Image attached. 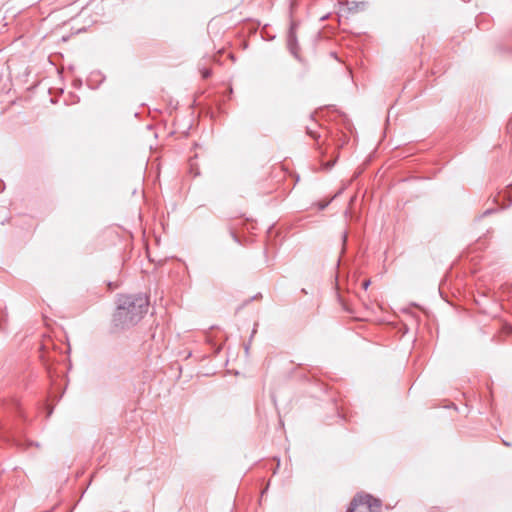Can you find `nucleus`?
Masks as SVG:
<instances>
[{
    "label": "nucleus",
    "instance_id": "nucleus-3",
    "mask_svg": "<svg viewBox=\"0 0 512 512\" xmlns=\"http://www.w3.org/2000/svg\"><path fill=\"white\" fill-rule=\"evenodd\" d=\"M365 505L370 512H374V509L381 507V502L378 499L373 498L369 494L358 495L353 499V506Z\"/></svg>",
    "mask_w": 512,
    "mask_h": 512
},
{
    "label": "nucleus",
    "instance_id": "nucleus-2",
    "mask_svg": "<svg viewBox=\"0 0 512 512\" xmlns=\"http://www.w3.org/2000/svg\"><path fill=\"white\" fill-rule=\"evenodd\" d=\"M299 24L296 21H291L287 33V48L295 58H299V45L297 40V29Z\"/></svg>",
    "mask_w": 512,
    "mask_h": 512
},
{
    "label": "nucleus",
    "instance_id": "nucleus-1",
    "mask_svg": "<svg viewBox=\"0 0 512 512\" xmlns=\"http://www.w3.org/2000/svg\"><path fill=\"white\" fill-rule=\"evenodd\" d=\"M148 306V297L143 294L120 295L113 315V325L119 329L136 325L147 313Z\"/></svg>",
    "mask_w": 512,
    "mask_h": 512
},
{
    "label": "nucleus",
    "instance_id": "nucleus-10",
    "mask_svg": "<svg viewBox=\"0 0 512 512\" xmlns=\"http://www.w3.org/2000/svg\"><path fill=\"white\" fill-rule=\"evenodd\" d=\"M327 205H328L327 203H326V204H321V207H320V208H321V209H324Z\"/></svg>",
    "mask_w": 512,
    "mask_h": 512
},
{
    "label": "nucleus",
    "instance_id": "nucleus-11",
    "mask_svg": "<svg viewBox=\"0 0 512 512\" xmlns=\"http://www.w3.org/2000/svg\"><path fill=\"white\" fill-rule=\"evenodd\" d=\"M2 185V182H0V186Z\"/></svg>",
    "mask_w": 512,
    "mask_h": 512
},
{
    "label": "nucleus",
    "instance_id": "nucleus-6",
    "mask_svg": "<svg viewBox=\"0 0 512 512\" xmlns=\"http://www.w3.org/2000/svg\"><path fill=\"white\" fill-rule=\"evenodd\" d=\"M370 285V280H365L363 283H362V286L364 289H367Z\"/></svg>",
    "mask_w": 512,
    "mask_h": 512
},
{
    "label": "nucleus",
    "instance_id": "nucleus-9",
    "mask_svg": "<svg viewBox=\"0 0 512 512\" xmlns=\"http://www.w3.org/2000/svg\"><path fill=\"white\" fill-rule=\"evenodd\" d=\"M490 213H491V210H490V209H488V210H486V211L484 212V215H488V214H490Z\"/></svg>",
    "mask_w": 512,
    "mask_h": 512
},
{
    "label": "nucleus",
    "instance_id": "nucleus-7",
    "mask_svg": "<svg viewBox=\"0 0 512 512\" xmlns=\"http://www.w3.org/2000/svg\"><path fill=\"white\" fill-rule=\"evenodd\" d=\"M0 318H1V321H6V314L0 310Z\"/></svg>",
    "mask_w": 512,
    "mask_h": 512
},
{
    "label": "nucleus",
    "instance_id": "nucleus-4",
    "mask_svg": "<svg viewBox=\"0 0 512 512\" xmlns=\"http://www.w3.org/2000/svg\"><path fill=\"white\" fill-rule=\"evenodd\" d=\"M307 133L315 139H317L319 137V135L315 131H313L311 128H307Z\"/></svg>",
    "mask_w": 512,
    "mask_h": 512
},
{
    "label": "nucleus",
    "instance_id": "nucleus-8",
    "mask_svg": "<svg viewBox=\"0 0 512 512\" xmlns=\"http://www.w3.org/2000/svg\"><path fill=\"white\" fill-rule=\"evenodd\" d=\"M326 163H327V164H326L325 168H326L327 170H329V169L332 167V164H334L335 162H326Z\"/></svg>",
    "mask_w": 512,
    "mask_h": 512
},
{
    "label": "nucleus",
    "instance_id": "nucleus-5",
    "mask_svg": "<svg viewBox=\"0 0 512 512\" xmlns=\"http://www.w3.org/2000/svg\"><path fill=\"white\" fill-rule=\"evenodd\" d=\"M357 506H353V501L351 502L349 508L347 509L346 512H354L355 509H356Z\"/></svg>",
    "mask_w": 512,
    "mask_h": 512
}]
</instances>
